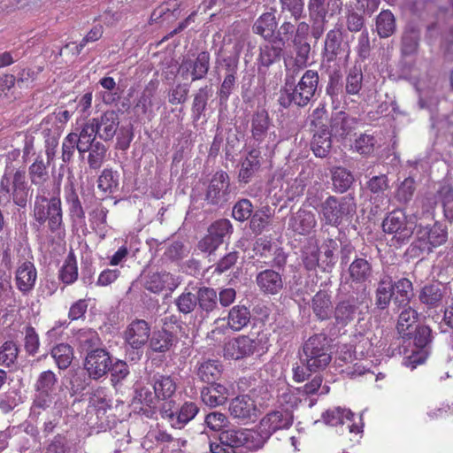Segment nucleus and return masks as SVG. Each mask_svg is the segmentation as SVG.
I'll use <instances>...</instances> for the list:
<instances>
[{
    "label": "nucleus",
    "instance_id": "nucleus-52",
    "mask_svg": "<svg viewBox=\"0 0 453 453\" xmlns=\"http://www.w3.org/2000/svg\"><path fill=\"white\" fill-rule=\"evenodd\" d=\"M419 31L413 26L409 25L402 38V54L408 56L416 53L418 46Z\"/></svg>",
    "mask_w": 453,
    "mask_h": 453
},
{
    "label": "nucleus",
    "instance_id": "nucleus-37",
    "mask_svg": "<svg viewBox=\"0 0 453 453\" xmlns=\"http://www.w3.org/2000/svg\"><path fill=\"white\" fill-rule=\"evenodd\" d=\"M333 190L342 194L347 192L354 183L352 173L342 166H335L330 170Z\"/></svg>",
    "mask_w": 453,
    "mask_h": 453
},
{
    "label": "nucleus",
    "instance_id": "nucleus-28",
    "mask_svg": "<svg viewBox=\"0 0 453 453\" xmlns=\"http://www.w3.org/2000/svg\"><path fill=\"white\" fill-rule=\"evenodd\" d=\"M354 414L350 410L334 407L326 411L322 414V418L326 425L336 426L348 423V429L350 433H358L361 427L352 423Z\"/></svg>",
    "mask_w": 453,
    "mask_h": 453
},
{
    "label": "nucleus",
    "instance_id": "nucleus-19",
    "mask_svg": "<svg viewBox=\"0 0 453 453\" xmlns=\"http://www.w3.org/2000/svg\"><path fill=\"white\" fill-rule=\"evenodd\" d=\"M256 284L261 293L276 296L284 288L282 274L273 268L265 269L256 276Z\"/></svg>",
    "mask_w": 453,
    "mask_h": 453
},
{
    "label": "nucleus",
    "instance_id": "nucleus-50",
    "mask_svg": "<svg viewBox=\"0 0 453 453\" xmlns=\"http://www.w3.org/2000/svg\"><path fill=\"white\" fill-rule=\"evenodd\" d=\"M326 93L329 96L333 102L347 101V96L342 81V76L339 73L334 72L329 75L328 83L326 88Z\"/></svg>",
    "mask_w": 453,
    "mask_h": 453
},
{
    "label": "nucleus",
    "instance_id": "nucleus-1",
    "mask_svg": "<svg viewBox=\"0 0 453 453\" xmlns=\"http://www.w3.org/2000/svg\"><path fill=\"white\" fill-rule=\"evenodd\" d=\"M417 322L418 312L411 307L398 315V335L402 341L398 352L404 356L403 365L411 370L426 361L428 356L426 346L432 340L430 327Z\"/></svg>",
    "mask_w": 453,
    "mask_h": 453
},
{
    "label": "nucleus",
    "instance_id": "nucleus-10",
    "mask_svg": "<svg viewBox=\"0 0 453 453\" xmlns=\"http://www.w3.org/2000/svg\"><path fill=\"white\" fill-rule=\"evenodd\" d=\"M27 196L28 188L24 171L18 170L15 172L11 187L9 179L5 176L2 178L0 183V198L4 196L9 200L10 196H12L16 205L24 208L27 205Z\"/></svg>",
    "mask_w": 453,
    "mask_h": 453
},
{
    "label": "nucleus",
    "instance_id": "nucleus-21",
    "mask_svg": "<svg viewBox=\"0 0 453 453\" xmlns=\"http://www.w3.org/2000/svg\"><path fill=\"white\" fill-rule=\"evenodd\" d=\"M231 417L242 422H248L257 418L255 402L247 395L232 399L228 407Z\"/></svg>",
    "mask_w": 453,
    "mask_h": 453
},
{
    "label": "nucleus",
    "instance_id": "nucleus-4",
    "mask_svg": "<svg viewBox=\"0 0 453 453\" xmlns=\"http://www.w3.org/2000/svg\"><path fill=\"white\" fill-rule=\"evenodd\" d=\"M331 360L330 340L325 334H315L303 343L300 361L310 372L325 369Z\"/></svg>",
    "mask_w": 453,
    "mask_h": 453
},
{
    "label": "nucleus",
    "instance_id": "nucleus-24",
    "mask_svg": "<svg viewBox=\"0 0 453 453\" xmlns=\"http://www.w3.org/2000/svg\"><path fill=\"white\" fill-rule=\"evenodd\" d=\"M273 127L272 119L265 109H257L250 119V132L251 137L258 143L265 141L267 135H272L269 133Z\"/></svg>",
    "mask_w": 453,
    "mask_h": 453
},
{
    "label": "nucleus",
    "instance_id": "nucleus-49",
    "mask_svg": "<svg viewBox=\"0 0 453 453\" xmlns=\"http://www.w3.org/2000/svg\"><path fill=\"white\" fill-rule=\"evenodd\" d=\"M250 219V228L254 234H260L271 224V208L264 206L256 211Z\"/></svg>",
    "mask_w": 453,
    "mask_h": 453
},
{
    "label": "nucleus",
    "instance_id": "nucleus-44",
    "mask_svg": "<svg viewBox=\"0 0 453 453\" xmlns=\"http://www.w3.org/2000/svg\"><path fill=\"white\" fill-rule=\"evenodd\" d=\"M363 72L360 65H355L347 71L344 89L346 96H359L363 88Z\"/></svg>",
    "mask_w": 453,
    "mask_h": 453
},
{
    "label": "nucleus",
    "instance_id": "nucleus-6",
    "mask_svg": "<svg viewBox=\"0 0 453 453\" xmlns=\"http://www.w3.org/2000/svg\"><path fill=\"white\" fill-rule=\"evenodd\" d=\"M357 204L353 195L337 197L329 196L320 204L321 221L326 225L338 226L344 218L352 217L356 212Z\"/></svg>",
    "mask_w": 453,
    "mask_h": 453
},
{
    "label": "nucleus",
    "instance_id": "nucleus-54",
    "mask_svg": "<svg viewBox=\"0 0 453 453\" xmlns=\"http://www.w3.org/2000/svg\"><path fill=\"white\" fill-rule=\"evenodd\" d=\"M196 292L188 288H185L184 291L174 299V304L180 313L183 315L190 314L197 307Z\"/></svg>",
    "mask_w": 453,
    "mask_h": 453
},
{
    "label": "nucleus",
    "instance_id": "nucleus-59",
    "mask_svg": "<svg viewBox=\"0 0 453 453\" xmlns=\"http://www.w3.org/2000/svg\"><path fill=\"white\" fill-rule=\"evenodd\" d=\"M109 372L111 373V381L114 388L121 384L130 373L128 365L120 359H116L114 362L111 360Z\"/></svg>",
    "mask_w": 453,
    "mask_h": 453
},
{
    "label": "nucleus",
    "instance_id": "nucleus-34",
    "mask_svg": "<svg viewBox=\"0 0 453 453\" xmlns=\"http://www.w3.org/2000/svg\"><path fill=\"white\" fill-rule=\"evenodd\" d=\"M311 310L319 320L330 319L333 312L331 296L325 290L317 292L311 299Z\"/></svg>",
    "mask_w": 453,
    "mask_h": 453
},
{
    "label": "nucleus",
    "instance_id": "nucleus-53",
    "mask_svg": "<svg viewBox=\"0 0 453 453\" xmlns=\"http://www.w3.org/2000/svg\"><path fill=\"white\" fill-rule=\"evenodd\" d=\"M302 261L308 271H314L319 265V248L318 244L310 240L302 250Z\"/></svg>",
    "mask_w": 453,
    "mask_h": 453
},
{
    "label": "nucleus",
    "instance_id": "nucleus-63",
    "mask_svg": "<svg viewBox=\"0 0 453 453\" xmlns=\"http://www.w3.org/2000/svg\"><path fill=\"white\" fill-rule=\"evenodd\" d=\"M332 147L331 137L319 135V134H313L311 142V148L314 155L318 157H325L329 153Z\"/></svg>",
    "mask_w": 453,
    "mask_h": 453
},
{
    "label": "nucleus",
    "instance_id": "nucleus-18",
    "mask_svg": "<svg viewBox=\"0 0 453 453\" xmlns=\"http://www.w3.org/2000/svg\"><path fill=\"white\" fill-rule=\"evenodd\" d=\"M94 127L97 137L104 142L111 141L119 126V114L113 111H106L100 117L89 120Z\"/></svg>",
    "mask_w": 453,
    "mask_h": 453
},
{
    "label": "nucleus",
    "instance_id": "nucleus-61",
    "mask_svg": "<svg viewBox=\"0 0 453 453\" xmlns=\"http://www.w3.org/2000/svg\"><path fill=\"white\" fill-rule=\"evenodd\" d=\"M107 149L100 142H96L93 147L88 150V163L90 169H99L105 158Z\"/></svg>",
    "mask_w": 453,
    "mask_h": 453
},
{
    "label": "nucleus",
    "instance_id": "nucleus-39",
    "mask_svg": "<svg viewBox=\"0 0 453 453\" xmlns=\"http://www.w3.org/2000/svg\"><path fill=\"white\" fill-rule=\"evenodd\" d=\"M223 366L219 360L207 359L197 365L196 375L207 383H214L221 377Z\"/></svg>",
    "mask_w": 453,
    "mask_h": 453
},
{
    "label": "nucleus",
    "instance_id": "nucleus-36",
    "mask_svg": "<svg viewBox=\"0 0 453 453\" xmlns=\"http://www.w3.org/2000/svg\"><path fill=\"white\" fill-rule=\"evenodd\" d=\"M150 348L156 353H165L175 342L174 334L165 329L154 331L149 339Z\"/></svg>",
    "mask_w": 453,
    "mask_h": 453
},
{
    "label": "nucleus",
    "instance_id": "nucleus-46",
    "mask_svg": "<svg viewBox=\"0 0 453 453\" xmlns=\"http://www.w3.org/2000/svg\"><path fill=\"white\" fill-rule=\"evenodd\" d=\"M212 96V88L209 86L200 88L196 94L192 103V118L194 121H198L204 114L208 100Z\"/></svg>",
    "mask_w": 453,
    "mask_h": 453
},
{
    "label": "nucleus",
    "instance_id": "nucleus-62",
    "mask_svg": "<svg viewBox=\"0 0 453 453\" xmlns=\"http://www.w3.org/2000/svg\"><path fill=\"white\" fill-rule=\"evenodd\" d=\"M208 232L223 243L225 238L232 234L233 226L230 220L221 219L212 223L208 228Z\"/></svg>",
    "mask_w": 453,
    "mask_h": 453
},
{
    "label": "nucleus",
    "instance_id": "nucleus-42",
    "mask_svg": "<svg viewBox=\"0 0 453 453\" xmlns=\"http://www.w3.org/2000/svg\"><path fill=\"white\" fill-rule=\"evenodd\" d=\"M250 311L245 305H234L227 315V326L234 331H240L250 321Z\"/></svg>",
    "mask_w": 453,
    "mask_h": 453
},
{
    "label": "nucleus",
    "instance_id": "nucleus-32",
    "mask_svg": "<svg viewBox=\"0 0 453 453\" xmlns=\"http://www.w3.org/2000/svg\"><path fill=\"white\" fill-rule=\"evenodd\" d=\"M444 289L440 282L425 285L419 291L418 299L428 308H437L441 304Z\"/></svg>",
    "mask_w": 453,
    "mask_h": 453
},
{
    "label": "nucleus",
    "instance_id": "nucleus-47",
    "mask_svg": "<svg viewBox=\"0 0 453 453\" xmlns=\"http://www.w3.org/2000/svg\"><path fill=\"white\" fill-rule=\"evenodd\" d=\"M376 31L380 38L392 35L395 29V18L389 10H382L376 17Z\"/></svg>",
    "mask_w": 453,
    "mask_h": 453
},
{
    "label": "nucleus",
    "instance_id": "nucleus-23",
    "mask_svg": "<svg viewBox=\"0 0 453 453\" xmlns=\"http://www.w3.org/2000/svg\"><path fill=\"white\" fill-rule=\"evenodd\" d=\"M36 279L37 271L31 261L26 260L19 265L15 272V284L24 296L34 289Z\"/></svg>",
    "mask_w": 453,
    "mask_h": 453
},
{
    "label": "nucleus",
    "instance_id": "nucleus-17",
    "mask_svg": "<svg viewBox=\"0 0 453 453\" xmlns=\"http://www.w3.org/2000/svg\"><path fill=\"white\" fill-rule=\"evenodd\" d=\"M210 54L207 51L198 53L196 58L183 59L179 67V73L183 79L191 77V81H198L203 79L209 71Z\"/></svg>",
    "mask_w": 453,
    "mask_h": 453
},
{
    "label": "nucleus",
    "instance_id": "nucleus-3",
    "mask_svg": "<svg viewBox=\"0 0 453 453\" xmlns=\"http://www.w3.org/2000/svg\"><path fill=\"white\" fill-rule=\"evenodd\" d=\"M295 73V70L293 71ZM319 82L317 71L306 70L298 82H296L294 73L287 71L284 85L280 88L278 102L281 107L288 109L292 105L296 107L307 106L316 96Z\"/></svg>",
    "mask_w": 453,
    "mask_h": 453
},
{
    "label": "nucleus",
    "instance_id": "nucleus-25",
    "mask_svg": "<svg viewBox=\"0 0 453 453\" xmlns=\"http://www.w3.org/2000/svg\"><path fill=\"white\" fill-rule=\"evenodd\" d=\"M150 383L155 390L158 401L165 402L171 401L170 399L175 394L177 389V383L173 377L160 372L154 373L150 378Z\"/></svg>",
    "mask_w": 453,
    "mask_h": 453
},
{
    "label": "nucleus",
    "instance_id": "nucleus-13",
    "mask_svg": "<svg viewBox=\"0 0 453 453\" xmlns=\"http://www.w3.org/2000/svg\"><path fill=\"white\" fill-rule=\"evenodd\" d=\"M418 248L422 251L431 252L433 248L447 242L448 230L445 226L435 222L431 227H420L417 233Z\"/></svg>",
    "mask_w": 453,
    "mask_h": 453
},
{
    "label": "nucleus",
    "instance_id": "nucleus-38",
    "mask_svg": "<svg viewBox=\"0 0 453 453\" xmlns=\"http://www.w3.org/2000/svg\"><path fill=\"white\" fill-rule=\"evenodd\" d=\"M96 136L97 134L89 120L82 126L79 134L74 133L77 150L81 157L95 145Z\"/></svg>",
    "mask_w": 453,
    "mask_h": 453
},
{
    "label": "nucleus",
    "instance_id": "nucleus-45",
    "mask_svg": "<svg viewBox=\"0 0 453 453\" xmlns=\"http://www.w3.org/2000/svg\"><path fill=\"white\" fill-rule=\"evenodd\" d=\"M349 273L352 281L365 283L372 275L371 264L365 258H356L349 266Z\"/></svg>",
    "mask_w": 453,
    "mask_h": 453
},
{
    "label": "nucleus",
    "instance_id": "nucleus-9",
    "mask_svg": "<svg viewBox=\"0 0 453 453\" xmlns=\"http://www.w3.org/2000/svg\"><path fill=\"white\" fill-rule=\"evenodd\" d=\"M173 405V401L164 403L159 408V413L161 418L174 429L185 427L199 411L198 406L193 402H185L179 409H174Z\"/></svg>",
    "mask_w": 453,
    "mask_h": 453
},
{
    "label": "nucleus",
    "instance_id": "nucleus-14",
    "mask_svg": "<svg viewBox=\"0 0 453 453\" xmlns=\"http://www.w3.org/2000/svg\"><path fill=\"white\" fill-rule=\"evenodd\" d=\"M150 336V326L144 319L133 320L124 331L125 343L137 354L149 342Z\"/></svg>",
    "mask_w": 453,
    "mask_h": 453
},
{
    "label": "nucleus",
    "instance_id": "nucleus-35",
    "mask_svg": "<svg viewBox=\"0 0 453 453\" xmlns=\"http://www.w3.org/2000/svg\"><path fill=\"white\" fill-rule=\"evenodd\" d=\"M357 303V299L351 296L337 303L334 319L338 325L345 326L355 319L358 308Z\"/></svg>",
    "mask_w": 453,
    "mask_h": 453
},
{
    "label": "nucleus",
    "instance_id": "nucleus-64",
    "mask_svg": "<svg viewBox=\"0 0 453 453\" xmlns=\"http://www.w3.org/2000/svg\"><path fill=\"white\" fill-rule=\"evenodd\" d=\"M45 453H71L67 438L60 434L55 435L46 446Z\"/></svg>",
    "mask_w": 453,
    "mask_h": 453
},
{
    "label": "nucleus",
    "instance_id": "nucleus-31",
    "mask_svg": "<svg viewBox=\"0 0 453 453\" xmlns=\"http://www.w3.org/2000/svg\"><path fill=\"white\" fill-rule=\"evenodd\" d=\"M357 119L349 116L345 111L336 112L331 119L332 133L340 138L347 137L355 128Z\"/></svg>",
    "mask_w": 453,
    "mask_h": 453
},
{
    "label": "nucleus",
    "instance_id": "nucleus-16",
    "mask_svg": "<svg viewBox=\"0 0 453 453\" xmlns=\"http://www.w3.org/2000/svg\"><path fill=\"white\" fill-rule=\"evenodd\" d=\"M257 348L255 339L248 335H240L225 343L224 357L227 359L240 360L250 357Z\"/></svg>",
    "mask_w": 453,
    "mask_h": 453
},
{
    "label": "nucleus",
    "instance_id": "nucleus-51",
    "mask_svg": "<svg viewBox=\"0 0 453 453\" xmlns=\"http://www.w3.org/2000/svg\"><path fill=\"white\" fill-rule=\"evenodd\" d=\"M58 367L65 370L70 366L73 358V348L66 343H60L55 346L50 352Z\"/></svg>",
    "mask_w": 453,
    "mask_h": 453
},
{
    "label": "nucleus",
    "instance_id": "nucleus-43",
    "mask_svg": "<svg viewBox=\"0 0 453 453\" xmlns=\"http://www.w3.org/2000/svg\"><path fill=\"white\" fill-rule=\"evenodd\" d=\"M259 157L260 151L257 150H251L249 152L239 171L238 178L241 182H250L251 177L258 171L260 168Z\"/></svg>",
    "mask_w": 453,
    "mask_h": 453
},
{
    "label": "nucleus",
    "instance_id": "nucleus-40",
    "mask_svg": "<svg viewBox=\"0 0 453 453\" xmlns=\"http://www.w3.org/2000/svg\"><path fill=\"white\" fill-rule=\"evenodd\" d=\"M81 352H88L100 349L101 339L96 331L91 328H82L77 331L74 335Z\"/></svg>",
    "mask_w": 453,
    "mask_h": 453
},
{
    "label": "nucleus",
    "instance_id": "nucleus-11",
    "mask_svg": "<svg viewBox=\"0 0 453 453\" xmlns=\"http://www.w3.org/2000/svg\"><path fill=\"white\" fill-rule=\"evenodd\" d=\"M230 199V179L224 171L217 172L211 179L204 200L208 204L223 206Z\"/></svg>",
    "mask_w": 453,
    "mask_h": 453
},
{
    "label": "nucleus",
    "instance_id": "nucleus-8",
    "mask_svg": "<svg viewBox=\"0 0 453 453\" xmlns=\"http://www.w3.org/2000/svg\"><path fill=\"white\" fill-rule=\"evenodd\" d=\"M293 424V413L290 410H277L267 413L259 422L257 430V442L255 446L261 448L273 433L281 429H288Z\"/></svg>",
    "mask_w": 453,
    "mask_h": 453
},
{
    "label": "nucleus",
    "instance_id": "nucleus-30",
    "mask_svg": "<svg viewBox=\"0 0 453 453\" xmlns=\"http://www.w3.org/2000/svg\"><path fill=\"white\" fill-rule=\"evenodd\" d=\"M343 38L341 28L329 30L325 38L323 57L327 62H333L342 52Z\"/></svg>",
    "mask_w": 453,
    "mask_h": 453
},
{
    "label": "nucleus",
    "instance_id": "nucleus-56",
    "mask_svg": "<svg viewBox=\"0 0 453 453\" xmlns=\"http://www.w3.org/2000/svg\"><path fill=\"white\" fill-rule=\"evenodd\" d=\"M308 12L309 18L311 22L326 23V15L328 13V7L326 6V0H308Z\"/></svg>",
    "mask_w": 453,
    "mask_h": 453
},
{
    "label": "nucleus",
    "instance_id": "nucleus-26",
    "mask_svg": "<svg viewBox=\"0 0 453 453\" xmlns=\"http://www.w3.org/2000/svg\"><path fill=\"white\" fill-rule=\"evenodd\" d=\"M317 226L316 215L304 209H299L288 219V228L297 234L307 235Z\"/></svg>",
    "mask_w": 453,
    "mask_h": 453
},
{
    "label": "nucleus",
    "instance_id": "nucleus-27",
    "mask_svg": "<svg viewBox=\"0 0 453 453\" xmlns=\"http://www.w3.org/2000/svg\"><path fill=\"white\" fill-rule=\"evenodd\" d=\"M180 281L172 273L167 272L150 273L144 282V288L155 294L162 292L165 288L174 290Z\"/></svg>",
    "mask_w": 453,
    "mask_h": 453
},
{
    "label": "nucleus",
    "instance_id": "nucleus-5",
    "mask_svg": "<svg viewBox=\"0 0 453 453\" xmlns=\"http://www.w3.org/2000/svg\"><path fill=\"white\" fill-rule=\"evenodd\" d=\"M257 434L250 429H227L219 434V442L210 443L211 453H235V449L246 447L249 449H257Z\"/></svg>",
    "mask_w": 453,
    "mask_h": 453
},
{
    "label": "nucleus",
    "instance_id": "nucleus-12",
    "mask_svg": "<svg viewBox=\"0 0 453 453\" xmlns=\"http://www.w3.org/2000/svg\"><path fill=\"white\" fill-rule=\"evenodd\" d=\"M111 360V353L105 349H96L86 354L83 364L84 369L90 379L97 380L109 372Z\"/></svg>",
    "mask_w": 453,
    "mask_h": 453
},
{
    "label": "nucleus",
    "instance_id": "nucleus-2",
    "mask_svg": "<svg viewBox=\"0 0 453 453\" xmlns=\"http://www.w3.org/2000/svg\"><path fill=\"white\" fill-rule=\"evenodd\" d=\"M33 229L39 232L47 226L51 234H58L64 229V212L60 198V182L54 184L50 193L35 194L33 210Z\"/></svg>",
    "mask_w": 453,
    "mask_h": 453
},
{
    "label": "nucleus",
    "instance_id": "nucleus-41",
    "mask_svg": "<svg viewBox=\"0 0 453 453\" xmlns=\"http://www.w3.org/2000/svg\"><path fill=\"white\" fill-rule=\"evenodd\" d=\"M267 42L260 46L257 58L258 64L266 68L280 61L283 51V46L280 44L274 43L273 41Z\"/></svg>",
    "mask_w": 453,
    "mask_h": 453
},
{
    "label": "nucleus",
    "instance_id": "nucleus-60",
    "mask_svg": "<svg viewBox=\"0 0 453 453\" xmlns=\"http://www.w3.org/2000/svg\"><path fill=\"white\" fill-rule=\"evenodd\" d=\"M296 34V24L295 25L291 21L285 20L281 23L274 34L273 41L274 43H279L281 46H285L294 35Z\"/></svg>",
    "mask_w": 453,
    "mask_h": 453
},
{
    "label": "nucleus",
    "instance_id": "nucleus-7",
    "mask_svg": "<svg viewBox=\"0 0 453 453\" xmlns=\"http://www.w3.org/2000/svg\"><path fill=\"white\" fill-rule=\"evenodd\" d=\"M58 378L50 370L42 372L35 383V395L31 407L32 418H38L42 411L49 409L57 396Z\"/></svg>",
    "mask_w": 453,
    "mask_h": 453
},
{
    "label": "nucleus",
    "instance_id": "nucleus-15",
    "mask_svg": "<svg viewBox=\"0 0 453 453\" xmlns=\"http://www.w3.org/2000/svg\"><path fill=\"white\" fill-rule=\"evenodd\" d=\"M49 165L46 164L42 157H37L35 162L28 167V177L31 185L35 188V194L50 193L54 188L48 171Z\"/></svg>",
    "mask_w": 453,
    "mask_h": 453
},
{
    "label": "nucleus",
    "instance_id": "nucleus-29",
    "mask_svg": "<svg viewBox=\"0 0 453 453\" xmlns=\"http://www.w3.org/2000/svg\"><path fill=\"white\" fill-rule=\"evenodd\" d=\"M277 27L278 22L274 11L272 10L263 13L257 19L253 24L252 30L265 41H273Z\"/></svg>",
    "mask_w": 453,
    "mask_h": 453
},
{
    "label": "nucleus",
    "instance_id": "nucleus-22",
    "mask_svg": "<svg viewBox=\"0 0 453 453\" xmlns=\"http://www.w3.org/2000/svg\"><path fill=\"white\" fill-rule=\"evenodd\" d=\"M64 198L68 209L70 219L75 224L85 220V211L76 191L74 183L69 180L64 187Z\"/></svg>",
    "mask_w": 453,
    "mask_h": 453
},
{
    "label": "nucleus",
    "instance_id": "nucleus-48",
    "mask_svg": "<svg viewBox=\"0 0 453 453\" xmlns=\"http://www.w3.org/2000/svg\"><path fill=\"white\" fill-rule=\"evenodd\" d=\"M365 13L359 11V8L355 9L353 4L345 5V21L346 27L351 33H357L364 31L365 27Z\"/></svg>",
    "mask_w": 453,
    "mask_h": 453
},
{
    "label": "nucleus",
    "instance_id": "nucleus-57",
    "mask_svg": "<svg viewBox=\"0 0 453 453\" xmlns=\"http://www.w3.org/2000/svg\"><path fill=\"white\" fill-rule=\"evenodd\" d=\"M280 12H288L296 21L305 17L304 0H279Z\"/></svg>",
    "mask_w": 453,
    "mask_h": 453
},
{
    "label": "nucleus",
    "instance_id": "nucleus-20",
    "mask_svg": "<svg viewBox=\"0 0 453 453\" xmlns=\"http://www.w3.org/2000/svg\"><path fill=\"white\" fill-rule=\"evenodd\" d=\"M196 291L197 302V312L203 319H208L209 316L219 310L218 292L211 287L200 286L193 288Z\"/></svg>",
    "mask_w": 453,
    "mask_h": 453
},
{
    "label": "nucleus",
    "instance_id": "nucleus-58",
    "mask_svg": "<svg viewBox=\"0 0 453 453\" xmlns=\"http://www.w3.org/2000/svg\"><path fill=\"white\" fill-rule=\"evenodd\" d=\"M59 278L65 284L73 283L78 278L77 263L73 254L68 255L59 271Z\"/></svg>",
    "mask_w": 453,
    "mask_h": 453
},
{
    "label": "nucleus",
    "instance_id": "nucleus-55",
    "mask_svg": "<svg viewBox=\"0 0 453 453\" xmlns=\"http://www.w3.org/2000/svg\"><path fill=\"white\" fill-rule=\"evenodd\" d=\"M119 173L111 169H104L97 180V188L104 193L112 194L119 187Z\"/></svg>",
    "mask_w": 453,
    "mask_h": 453
},
{
    "label": "nucleus",
    "instance_id": "nucleus-33",
    "mask_svg": "<svg viewBox=\"0 0 453 453\" xmlns=\"http://www.w3.org/2000/svg\"><path fill=\"white\" fill-rule=\"evenodd\" d=\"M228 396L227 388L221 384L212 383L201 391V399L209 407H217L224 404Z\"/></svg>",
    "mask_w": 453,
    "mask_h": 453
}]
</instances>
